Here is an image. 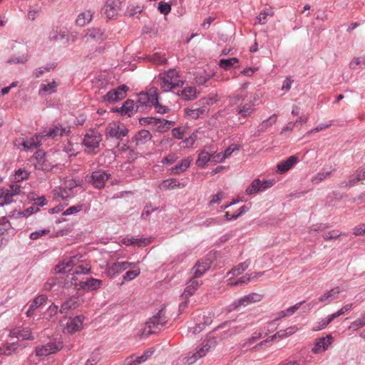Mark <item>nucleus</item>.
Masks as SVG:
<instances>
[{
	"label": "nucleus",
	"instance_id": "f257e3e1",
	"mask_svg": "<svg viewBox=\"0 0 365 365\" xmlns=\"http://www.w3.org/2000/svg\"><path fill=\"white\" fill-rule=\"evenodd\" d=\"M217 345V339L215 336H208L204 339L200 346L196 348V351L186 357V362L189 364L195 363L199 359L205 356L207 352Z\"/></svg>",
	"mask_w": 365,
	"mask_h": 365
},
{
	"label": "nucleus",
	"instance_id": "f03ea898",
	"mask_svg": "<svg viewBox=\"0 0 365 365\" xmlns=\"http://www.w3.org/2000/svg\"><path fill=\"white\" fill-rule=\"evenodd\" d=\"M168 320V317L165 314V306L163 305L157 314L150 317L146 322L148 334L150 335L158 332L160 327L166 324Z\"/></svg>",
	"mask_w": 365,
	"mask_h": 365
},
{
	"label": "nucleus",
	"instance_id": "7ed1b4c3",
	"mask_svg": "<svg viewBox=\"0 0 365 365\" xmlns=\"http://www.w3.org/2000/svg\"><path fill=\"white\" fill-rule=\"evenodd\" d=\"M129 88L125 85H120L116 88L112 89L103 96V101L109 103H115L126 96Z\"/></svg>",
	"mask_w": 365,
	"mask_h": 365
},
{
	"label": "nucleus",
	"instance_id": "20e7f679",
	"mask_svg": "<svg viewBox=\"0 0 365 365\" xmlns=\"http://www.w3.org/2000/svg\"><path fill=\"white\" fill-rule=\"evenodd\" d=\"M322 236L326 241L334 240L337 242V244H346L350 240L351 236L344 232H341L337 230H332L330 231H324Z\"/></svg>",
	"mask_w": 365,
	"mask_h": 365
},
{
	"label": "nucleus",
	"instance_id": "39448f33",
	"mask_svg": "<svg viewBox=\"0 0 365 365\" xmlns=\"http://www.w3.org/2000/svg\"><path fill=\"white\" fill-rule=\"evenodd\" d=\"M214 257L201 259L198 260L192 268V276L195 278H200L211 267Z\"/></svg>",
	"mask_w": 365,
	"mask_h": 365
},
{
	"label": "nucleus",
	"instance_id": "423d86ee",
	"mask_svg": "<svg viewBox=\"0 0 365 365\" xmlns=\"http://www.w3.org/2000/svg\"><path fill=\"white\" fill-rule=\"evenodd\" d=\"M128 133V129L126 128L123 124L117 123L115 122L110 123L106 130V135L115 138L118 140L122 139L123 137L126 136Z\"/></svg>",
	"mask_w": 365,
	"mask_h": 365
},
{
	"label": "nucleus",
	"instance_id": "0eeeda50",
	"mask_svg": "<svg viewBox=\"0 0 365 365\" xmlns=\"http://www.w3.org/2000/svg\"><path fill=\"white\" fill-rule=\"evenodd\" d=\"M84 316L78 315L74 317H69L66 319V322L64 324V332L68 334H73L74 332L80 331L83 327V322L84 320Z\"/></svg>",
	"mask_w": 365,
	"mask_h": 365
},
{
	"label": "nucleus",
	"instance_id": "6e6552de",
	"mask_svg": "<svg viewBox=\"0 0 365 365\" xmlns=\"http://www.w3.org/2000/svg\"><path fill=\"white\" fill-rule=\"evenodd\" d=\"M262 299V295L257 293H251L241 297L240 299L235 300L230 304V307L232 309H236L241 306L246 307L250 304L260 302Z\"/></svg>",
	"mask_w": 365,
	"mask_h": 365
},
{
	"label": "nucleus",
	"instance_id": "1a4fd4ad",
	"mask_svg": "<svg viewBox=\"0 0 365 365\" xmlns=\"http://www.w3.org/2000/svg\"><path fill=\"white\" fill-rule=\"evenodd\" d=\"M245 328V326L236 325L234 321H227L220 324L216 329H224V337H228L240 333Z\"/></svg>",
	"mask_w": 365,
	"mask_h": 365
},
{
	"label": "nucleus",
	"instance_id": "9d476101",
	"mask_svg": "<svg viewBox=\"0 0 365 365\" xmlns=\"http://www.w3.org/2000/svg\"><path fill=\"white\" fill-rule=\"evenodd\" d=\"M78 261L77 256L71 257L69 259H64L54 267L55 273L60 274L70 272Z\"/></svg>",
	"mask_w": 365,
	"mask_h": 365
},
{
	"label": "nucleus",
	"instance_id": "9b49d317",
	"mask_svg": "<svg viewBox=\"0 0 365 365\" xmlns=\"http://www.w3.org/2000/svg\"><path fill=\"white\" fill-rule=\"evenodd\" d=\"M333 337L331 335L328 334L325 337H320L316 339L314 347L312 351L314 354H319L325 351L328 347L332 344Z\"/></svg>",
	"mask_w": 365,
	"mask_h": 365
},
{
	"label": "nucleus",
	"instance_id": "f8f14e48",
	"mask_svg": "<svg viewBox=\"0 0 365 365\" xmlns=\"http://www.w3.org/2000/svg\"><path fill=\"white\" fill-rule=\"evenodd\" d=\"M62 349L61 343L49 342L46 345L36 348V356H48Z\"/></svg>",
	"mask_w": 365,
	"mask_h": 365
},
{
	"label": "nucleus",
	"instance_id": "ddd939ff",
	"mask_svg": "<svg viewBox=\"0 0 365 365\" xmlns=\"http://www.w3.org/2000/svg\"><path fill=\"white\" fill-rule=\"evenodd\" d=\"M110 174L104 171L98 170L93 172L89 181L98 189L104 187L105 182L109 178Z\"/></svg>",
	"mask_w": 365,
	"mask_h": 365
},
{
	"label": "nucleus",
	"instance_id": "4468645a",
	"mask_svg": "<svg viewBox=\"0 0 365 365\" xmlns=\"http://www.w3.org/2000/svg\"><path fill=\"white\" fill-rule=\"evenodd\" d=\"M101 140V134L94 130H91V133L85 135L83 143L86 148L94 149L99 146Z\"/></svg>",
	"mask_w": 365,
	"mask_h": 365
},
{
	"label": "nucleus",
	"instance_id": "2eb2a0df",
	"mask_svg": "<svg viewBox=\"0 0 365 365\" xmlns=\"http://www.w3.org/2000/svg\"><path fill=\"white\" fill-rule=\"evenodd\" d=\"M202 284V281L201 279L192 276L190 279L187 283V287H185L182 297L185 299L191 297Z\"/></svg>",
	"mask_w": 365,
	"mask_h": 365
},
{
	"label": "nucleus",
	"instance_id": "dca6fc26",
	"mask_svg": "<svg viewBox=\"0 0 365 365\" xmlns=\"http://www.w3.org/2000/svg\"><path fill=\"white\" fill-rule=\"evenodd\" d=\"M298 161L299 159L297 156L292 155L277 164V171L281 174L284 173L291 169Z\"/></svg>",
	"mask_w": 365,
	"mask_h": 365
},
{
	"label": "nucleus",
	"instance_id": "f3484780",
	"mask_svg": "<svg viewBox=\"0 0 365 365\" xmlns=\"http://www.w3.org/2000/svg\"><path fill=\"white\" fill-rule=\"evenodd\" d=\"M81 301L78 297H72L66 300L61 306L60 313L64 314L79 307Z\"/></svg>",
	"mask_w": 365,
	"mask_h": 365
},
{
	"label": "nucleus",
	"instance_id": "a211bd4d",
	"mask_svg": "<svg viewBox=\"0 0 365 365\" xmlns=\"http://www.w3.org/2000/svg\"><path fill=\"white\" fill-rule=\"evenodd\" d=\"M151 238H135L134 237H126L123 240V243L126 245H133L134 247H142L149 245L151 242Z\"/></svg>",
	"mask_w": 365,
	"mask_h": 365
},
{
	"label": "nucleus",
	"instance_id": "6ab92c4d",
	"mask_svg": "<svg viewBox=\"0 0 365 365\" xmlns=\"http://www.w3.org/2000/svg\"><path fill=\"white\" fill-rule=\"evenodd\" d=\"M340 292L341 289L339 287H334V289L327 291L323 295L319 297L318 300L320 302L330 304L331 302L339 297Z\"/></svg>",
	"mask_w": 365,
	"mask_h": 365
},
{
	"label": "nucleus",
	"instance_id": "aec40b11",
	"mask_svg": "<svg viewBox=\"0 0 365 365\" xmlns=\"http://www.w3.org/2000/svg\"><path fill=\"white\" fill-rule=\"evenodd\" d=\"M152 101L150 100V97L147 93L142 92L140 93L138 96V100L136 102L135 108L136 111L142 110L145 106H152Z\"/></svg>",
	"mask_w": 365,
	"mask_h": 365
},
{
	"label": "nucleus",
	"instance_id": "412c9836",
	"mask_svg": "<svg viewBox=\"0 0 365 365\" xmlns=\"http://www.w3.org/2000/svg\"><path fill=\"white\" fill-rule=\"evenodd\" d=\"M79 284L82 289L92 291L100 288L102 284V281L94 278H90L86 281L81 282Z\"/></svg>",
	"mask_w": 365,
	"mask_h": 365
},
{
	"label": "nucleus",
	"instance_id": "4be33fe9",
	"mask_svg": "<svg viewBox=\"0 0 365 365\" xmlns=\"http://www.w3.org/2000/svg\"><path fill=\"white\" fill-rule=\"evenodd\" d=\"M101 14L108 19H111L116 16L118 10L114 5V2L108 3V1H107L105 6L101 9Z\"/></svg>",
	"mask_w": 365,
	"mask_h": 365
},
{
	"label": "nucleus",
	"instance_id": "5701e85b",
	"mask_svg": "<svg viewBox=\"0 0 365 365\" xmlns=\"http://www.w3.org/2000/svg\"><path fill=\"white\" fill-rule=\"evenodd\" d=\"M86 37L91 38L98 42H101L104 40V31L101 28H92L87 31Z\"/></svg>",
	"mask_w": 365,
	"mask_h": 365
},
{
	"label": "nucleus",
	"instance_id": "b1692460",
	"mask_svg": "<svg viewBox=\"0 0 365 365\" xmlns=\"http://www.w3.org/2000/svg\"><path fill=\"white\" fill-rule=\"evenodd\" d=\"M129 264L127 262H115L108 268V273L110 276L114 277L116 273L126 269Z\"/></svg>",
	"mask_w": 365,
	"mask_h": 365
},
{
	"label": "nucleus",
	"instance_id": "393cba45",
	"mask_svg": "<svg viewBox=\"0 0 365 365\" xmlns=\"http://www.w3.org/2000/svg\"><path fill=\"white\" fill-rule=\"evenodd\" d=\"M151 138L152 135L150 131L143 129L137 133L134 137V140L136 142V144H145Z\"/></svg>",
	"mask_w": 365,
	"mask_h": 365
},
{
	"label": "nucleus",
	"instance_id": "a878e982",
	"mask_svg": "<svg viewBox=\"0 0 365 365\" xmlns=\"http://www.w3.org/2000/svg\"><path fill=\"white\" fill-rule=\"evenodd\" d=\"M209 161H211V153L205 148L200 153L196 160V165L198 167H204Z\"/></svg>",
	"mask_w": 365,
	"mask_h": 365
},
{
	"label": "nucleus",
	"instance_id": "bb28decb",
	"mask_svg": "<svg viewBox=\"0 0 365 365\" xmlns=\"http://www.w3.org/2000/svg\"><path fill=\"white\" fill-rule=\"evenodd\" d=\"M178 92V96H181L185 101H191L197 97L196 88L195 87H187Z\"/></svg>",
	"mask_w": 365,
	"mask_h": 365
},
{
	"label": "nucleus",
	"instance_id": "cd10ccee",
	"mask_svg": "<svg viewBox=\"0 0 365 365\" xmlns=\"http://www.w3.org/2000/svg\"><path fill=\"white\" fill-rule=\"evenodd\" d=\"M305 301L300 302L294 306H292L289 308H287L285 310H283L279 312V317L277 318L276 319L273 320L270 322V324H274L275 321L279 319L280 318L286 317L292 315L297 310H298L300 307V306L304 303Z\"/></svg>",
	"mask_w": 365,
	"mask_h": 365
},
{
	"label": "nucleus",
	"instance_id": "c85d7f7f",
	"mask_svg": "<svg viewBox=\"0 0 365 365\" xmlns=\"http://www.w3.org/2000/svg\"><path fill=\"white\" fill-rule=\"evenodd\" d=\"M297 330V328L295 326L288 327L286 329L284 330H279L276 334L270 336V340H274L277 337L278 338H285L287 337L294 333H295Z\"/></svg>",
	"mask_w": 365,
	"mask_h": 365
},
{
	"label": "nucleus",
	"instance_id": "c756f323",
	"mask_svg": "<svg viewBox=\"0 0 365 365\" xmlns=\"http://www.w3.org/2000/svg\"><path fill=\"white\" fill-rule=\"evenodd\" d=\"M190 164V160H188L187 159L181 160L180 163H178L171 168V174L178 175L184 172L187 168H189Z\"/></svg>",
	"mask_w": 365,
	"mask_h": 365
},
{
	"label": "nucleus",
	"instance_id": "7c9ffc66",
	"mask_svg": "<svg viewBox=\"0 0 365 365\" xmlns=\"http://www.w3.org/2000/svg\"><path fill=\"white\" fill-rule=\"evenodd\" d=\"M262 192L260 187V180L257 178L254 180L252 183L247 187L245 192L247 195H255Z\"/></svg>",
	"mask_w": 365,
	"mask_h": 365
},
{
	"label": "nucleus",
	"instance_id": "2f4dec72",
	"mask_svg": "<svg viewBox=\"0 0 365 365\" xmlns=\"http://www.w3.org/2000/svg\"><path fill=\"white\" fill-rule=\"evenodd\" d=\"M21 145L24 146L25 150L37 148L41 145L40 137L37 135L29 140H24Z\"/></svg>",
	"mask_w": 365,
	"mask_h": 365
},
{
	"label": "nucleus",
	"instance_id": "473e14b6",
	"mask_svg": "<svg viewBox=\"0 0 365 365\" xmlns=\"http://www.w3.org/2000/svg\"><path fill=\"white\" fill-rule=\"evenodd\" d=\"M185 187V184L178 183L177 180L175 178L165 180L160 185V187H163L165 190H173L176 187Z\"/></svg>",
	"mask_w": 365,
	"mask_h": 365
},
{
	"label": "nucleus",
	"instance_id": "72a5a7b5",
	"mask_svg": "<svg viewBox=\"0 0 365 365\" xmlns=\"http://www.w3.org/2000/svg\"><path fill=\"white\" fill-rule=\"evenodd\" d=\"M12 202V194L10 190L2 189L0 190V205L9 204Z\"/></svg>",
	"mask_w": 365,
	"mask_h": 365
},
{
	"label": "nucleus",
	"instance_id": "f704fd0d",
	"mask_svg": "<svg viewBox=\"0 0 365 365\" xmlns=\"http://www.w3.org/2000/svg\"><path fill=\"white\" fill-rule=\"evenodd\" d=\"M239 62L238 58L233 57L230 58H222L219 61V66L225 70H230L235 63Z\"/></svg>",
	"mask_w": 365,
	"mask_h": 365
},
{
	"label": "nucleus",
	"instance_id": "c9c22d12",
	"mask_svg": "<svg viewBox=\"0 0 365 365\" xmlns=\"http://www.w3.org/2000/svg\"><path fill=\"white\" fill-rule=\"evenodd\" d=\"M135 102L131 99H127L122 105L123 113L125 115H128L129 117L131 116V113L135 108Z\"/></svg>",
	"mask_w": 365,
	"mask_h": 365
},
{
	"label": "nucleus",
	"instance_id": "e433bc0d",
	"mask_svg": "<svg viewBox=\"0 0 365 365\" xmlns=\"http://www.w3.org/2000/svg\"><path fill=\"white\" fill-rule=\"evenodd\" d=\"M250 265V262H244L239 264L237 266L232 268L230 272H227V274H232L233 275H239L242 273L245 270H246Z\"/></svg>",
	"mask_w": 365,
	"mask_h": 365
},
{
	"label": "nucleus",
	"instance_id": "4c0bfd02",
	"mask_svg": "<svg viewBox=\"0 0 365 365\" xmlns=\"http://www.w3.org/2000/svg\"><path fill=\"white\" fill-rule=\"evenodd\" d=\"M18 344L16 343H11L2 347H0V355H11L16 349Z\"/></svg>",
	"mask_w": 365,
	"mask_h": 365
},
{
	"label": "nucleus",
	"instance_id": "58836bf2",
	"mask_svg": "<svg viewBox=\"0 0 365 365\" xmlns=\"http://www.w3.org/2000/svg\"><path fill=\"white\" fill-rule=\"evenodd\" d=\"M159 81H160V84L163 90V91L167 92L170 90L175 89V86H173V81H170L166 77H162L160 76Z\"/></svg>",
	"mask_w": 365,
	"mask_h": 365
},
{
	"label": "nucleus",
	"instance_id": "ea45409f",
	"mask_svg": "<svg viewBox=\"0 0 365 365\" xmlns=\"http://www.w3.org/2000/svg\"><path fill=\"white\" fill-rule=\"evenodd\" d=\"M277 115L273 114L268 119L263 120V122L259 126V130L262 131V132L264 131L269 126L275 123V122L277 120Z\"/></svg>",
	"mask_w": 365,
	"mask_h": 365
},
{
	"label": "nucleus",
	"instance_id": "a19ab883",
	"mask_svg": "<svg viewBox=\"0 0 365 365\" xmlns=\"http://www.w3.org/2000/svg\"><path fill=\"white\" fill-rule=\"evenodd\" d=\"M59 130H60L59 127L54 126L53 128H50L49 130L46 133H44L45 132H43V133H41L38 135H39L41 140L46 137L53 138L56 136H60Z\"/></svg>",
	"mask_w": 365,
	"mask_h": 365
},
{
	"label": "nucleus",
	"instance_id": "79ce46f5",
	"mask_svg": "<svg viewBox=\"0 0 365 365\" xmlns=\"http://www.w3.org/2000/svg\"><path fill=\"white\" fill-rule=\"evenodd\" d=\"M48 299V297L46 294H40L38 297H36L32 303L31 304V308L32 309H36L41 305H42L43 303H45Z\"/></svg>",
	"mask_w": 365,
	"mask_h": 365
},
{
	"label": "nucleus",
	"instance_id": "37998d69",
	"mask_svg": "<svg viewBox=\"0 0 365 365\" xmlns=\"http://www.w3.org/2000/svg\"><path fill=\"white\" fill-rule=\"evenodd\" d=\"M12 334L16 335V336L19 339H21L22 340H33L34 339V336L32 333L29 330H23L16 333L14 331L11 332Z\"/></svg>",
	"mask_w": 365,
	"mask_h": 365
},
{
	"label": "nucleus",
	"instance_id": "c03bdc74",
	"mask_svg": "<svg viewBox=\"0 0 365 365\" xmlns=\"http://www.w3.org/2000/svg\"><path fill=\"white\" fill-rule=\"evenodd\" d=\"M57 86V83L55 81H53L51 83L47 84H41V88L39 90V93L41 94L42 92L46 93H53L56 91V88Z\"/></svg>",
	"mask_w": 365,
	"mask_h": 365
},
{
	"label": "nucleus",
	"instance_id": "a18cd8bd",
	"mask_svg": "<svg viewBox=\"0 0 365 365\" xmlns=\"http://www.w3.org/2000/svg\"><path fill=\"white\" fill-rule=\"evenodd\" d=\"M206 111V108L202 107L196 109H185V113L187 115L191 116L192 118L197 119L199 118L200 115L203 114Z\"/></svg>",
	"mask_w": 365,
	"mask_h": 365
},
{
	"label": "nucleus",
	"instance_id": "49530a36",
	"mask_svg": "<svg viewBox=\"0 0 365 365\" xmlns=\"http://www.w3.org/2000/svg\"><path fill=\"white\" fill-rule=\"evenodd\" d=\"M91 16H92L89 13H88V14L82 13L78 15V16L76 19V24L78 26H83L86 23H88L91 20Z\"/></svg>",
	"mask_w": 365,
	"mask_h": 365
},
{
	"label": "nucleus",
	"instance_id": "de8ad7c7",
	"mask_svg": "<svg viewBox=\"0 0 365 365\" xmlns=\"http://www.w3.org/2000/svg\"><path fill=\"white\" fill-rule=\"evenodd\" d=\"M331 171H327L324 173H317L314 177L312 178V182L314 184H319L324 180H325L327 177H329L331 175Z\"/></svg>",
	"mask_w": 365,
	"mask_h": 365
},
{
	"label": "nucleus",
	"instance_id": "09e8293b",
	"mask_svg": "<svg viewBox=\"0 0 365 365\" xmlns=\"http://www.w3.org/2000/svg\"><path fill=\"white\" fill-rule=\"evenodd\" d=\"M160 121V118H155V117H145V118H140L139 119V123L141 125L146 126L150 124H158V122Z\"/></svg>",
	"mask_w": 365,
	"mask_h": 365
},
{
	"label": "nucleus",
	"instance_id": "8fccbe9b",
	"mask_svg": "<svg viewBox=\"0 0 365 365\" xmlns=\"http://www.w3.org/2000/svg\"><path fill=\"white\" fill-rule=\"evenodd\" d=\"M39 210L40 209L37 206L33 205L22 212H18V217H28Z\"/></svg>",
	"mask_w": 365,
	"mask_h": 365
},
{
	"label": "nucleus",
	"instance_id": "3c124183",
	"mask_svg": "<svg viewBox=\"0 0 365 365\" xmlns=\"http://www.w3.org/2000/svg\"><path fill=\"white\" fill-rule=\"evenodd\" d=\"M59 282L57 277H51L48 279L47 282L43 285V289L46 291L51 290Z\"/></svg>",
	"mask_w": 365,
	"mask_h": 365
},
{
	"label": "nucleus",
	"instance_id": "603ef678",
	"mask_svg": "<svg viewBox=\"0 0 365 365\" xmlns=\"http://www.w3.org/2000/svg\"><path fill=\"white\" fill-rule=\"evenodd\" d=\"M158 9L161 14L166 15L170 12L171 5L165 1H160L158 3Z\"/></svg>",
	"mask_w": 365,
	"mask_h": 365
},
{
	"label": "nucleus",
	"instance_id": "864d4df0",
	"mask_svg": "<svg viewBox=\"0 0 365 365\" xmlns=\"http://www.w3.org/2000/svg\"><path fill=\"white\" fill-rule=\"evenodd\" d=\"M210 151L211 153V162L212 163H221L225 158H222V153H215V152L212 149V147L210 146Z\"/></svg>",
	"mask_w": 365,
	"mask_h": 365
},
{
	"label": "nucleus",
	"instance_id": "5fc2aeb1",
	"mask_svg": "<svg viewBox=\"0 0 365 365\" xmlns=\"http://www.w3.org/2000/svg\"><path fill=\"white\" fill-rule=\"evenodd\" d=\"M151 61L158 65H163L167 62V59L158 53H155L152 56Z\"/></svg>",
	"mask_w": 365,
	"mask_h": 365
},
{
	"label": "nucleus",
	"instance_id": "6e6d98bb",
	"mask_svg": "<svg viewBox=\"0 0 365 365\" xmlns=\"http://www.w3.org/2000/svg\"><path fill=\"white\" fill-rule=\"evenodd\" d=\"M34 156L38 164H43L46 162V153L43 150H36Z\"/></svg>",
	"mask_w": 365,
	"mask_h": 365
},
{
	"label": "nucleus",
	"instance_id": "4d7b16f0",
	"mask_svg": "<svg viewBox=\"0 0 365 365\" xmlns=\"http://www.w3.org/2000/svg\"><path fill=\"white\" fill-rule=\"evenodd\" d=\"M65 33L58 31L57 30H53L49 34V39L51 41H58V39H63L65 38Z\"/></svg>",
	"mask_w": 365,
	"mask_h": 365
},
{
	"label": "nucleus",
	"instance_id": "13d9d810",
	"mask_svg": "<svg viewBox=\"0 0 365 365\" xmlns=\"http://www.w3.org/2000/svg\"><path fill=\"white\" fill-rule=\"evenodd\" d=\"M252 106L253 103L245 104L240 108L238 113L241 114L243 117H247L250 115Z\"/></svg>",
	"mask_w": 365,
	"mask_h": 365
},
{
	"label": "nucleus",
	"instance_id": "bf43d9fd",
	"mask_svg": "<svg viewBox=\"0 0 365 365\" xmlns=\"http://www.w3.org/2000/svg\"><path fill=\"white\" fill-rule=\"evenodd\" d=\"M50 232V230L48 229H43L35 231L30 235V238L31 240H37L40 238L42 236H44Z\"/></svg>",
	"mask_w": 365,
	"mask_h": 365
},
{
	"label": "nucleus",
	"instance_id": "052dcab7",
	"mask_svg": "<svg viewBox=\"0 0 365 365\" xmlns=\"http://www.w3.org/2000/svg\"><path fill=\"white\" fill-rule=\"evenodd\" d=\"M152 106H153L155 108L158 113L165 114L170 110V108H168V107L160 104L159 100L154 101L153 103H152Z\"/></svg>",
	"mask_w": 365,
	"mask_h": 365
},
{
	"label": "nucleus",
	"instance_id": "680f3d73",
	"mask_svg": "<svg viewBox=\"0 0 365 365\" xmlns=\"http://www.w3.org/2000/svg\"><path fill=\"white\" fill-rule=\"evenodd\" d=\"M250 282V277L248 274H245V275L241 277L240 278H239L238 279H237L236 281L231 282L230 284L232 286H238V285H242L243 284H247Z\"/></svg>",
	"mask_w": 365,
	"mask_h": 365
},
{
	"label": "nucleus",
	"instance_id": "e2e57ef3",
	"mask_svg": "<svg viewBox=\"0 0 365 365\" xmlns=\"http://www.w3.org/2000/svg\"><path fill=\"white\" fill-rule=\"evenodd\" d=\"M139 274V270H128L123 275V279L124 281H130L138 276Z\"/></svg>",
	"mask_w": 365,
	"mask_h": 365
},
{
	"label": "nucleus",
	"instance_id": "0e129e2a",
	"mask_svg": "<svg viewBox=\"0 0 365 365\" xmlns=\"http://www.w3.org/2000/svg\"><path fill=\"white\" fill-rule=\"evenodd\" d=\"M150 97L152 103L159 100V94L158 93V88L155 87H151L146 93Z\"/></svg>",
	"mask_w": 365,
	"mask_h": 365
},
{
	"label": "nucleus",
	"instance_id": "69168bd1",
	"mask_svg": "<svg viewBox=\"0 0 365 365\" xmlns=\"http://www.w3.org/2000/svg\"><path fill=\"white\" fill-rule=\"evenodd\" d=\"M153 354V351L148 350L145 351L141 356H136V361L138 364H140L141 363L145 361L152 354Z\"/></svg>",
	"mask_w": 365,
	"mask_h": 365
},
{
	"label": "nucleus",
	"instance_id": "338daca9",
	"mask_svg": "<svg viewBox=\"0 0 365 365\" xmlns=\"http://www.w3.org/2000/svg\"><path fill=\"white\" fill-rule=\"evenodd\" d=\"M240 148V145L232 144L230 145L223 153L222 154V158H227L229 157L235 150H239Z\"/></svg>",
	"mask_w": 365,
	"mask_h": 365
},
{
	"label": "nucleus",
	"instance_id": "774afa93",
	"mask_svg": "<svg viewBox=\"0 0 365 365\" xmlns=\"http://www.w3.org/2000/svg\"><path fill=\"white\" fill-rule=\"evenodd\" d=\"M28 176L29 173L26 170L21 168L16 170L15 173V178L17 181L25 180L28 178Z\"/></svg>",
	"mask_w": 365,
	"mask_h": 365
}]
</instances>
